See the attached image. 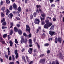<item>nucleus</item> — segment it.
<instances>
[{
    "mask_svg": "<svg viewBox=\"0 0 64 64\" xmlns=\"http://www.w3.org/2000/svg\"><path fill=\"white\" fill-rule=\"evenodd\" d=\"M7 34H4L3 35V37L4 38H5L7 37Z\"/></svg>",
    "mask_w": 64,
    "mask_h": 64,
    "instance_id": "aec40b11",
    "label": "nucleus"
},
{
    "mask_svg": "<svg viewBox=\"0 0 64 64\" xmlns=\"http://www.w3.org/2000/svg\"><path fill=\"white\" fill-rule=\"evenodd\" d=\"M58 41V38H57V37L56 38L55 40V42L56 43H57Z\"/></svg>",
    "mask_w": 64,
    "mask_h": 64,
    "instance_id": "6ab92c4d",
    "label": "nucleus"
},
{
    "mask_svg": "<svg viewBox=\"0 0 64 64\" xmlns=\"http://www.w3.org/2000/svg\"><path fill=\"white\" fill-rule=\"evenodd\" d=\"M49 34H50L51 36H53L55 34V32H54L50 31Z\"/></svg>",
    "mask_w": 64,
    "mask_h": 64,
    "instance_id": "1a4fd4ad",
    "label": "nucleus"
},
{
    "mask_svg": "<svg viewBox=\"0 0 64 64\" xmlns=\"http://www.w3.org/2000/svg\"><path fill=\"white\" fill-rule=\"evenodd\" d=\"M50 3H52L53 2V1L54 0H50Z\"/></svg>",
    "mask_w": 64,
    "mask_h": 64,
    "instance_id": "09e8293b",
    "label": "nucleus"
},
{
    "mask_svg": "<svg viewBox=\"0 0 64 64\" xmlns=\"http://www.w3.org/2000/svg\"><path fill=\"white\" fill-rule=\"evenodd\" d=\"M14 30L15 32H17L18 31V29L16 27H15L14 28Z\"/></svg>",
    "mask_w": 64,
    "mask_h": 64,
    "instance_id": "b1692460",
    "label": "nucleus"
},
{
    "mask_svg": "<svg viewBox=\"0 0 64 64\" xmlns=\"http://www.w3.org/2000/svg\"><path fill=\"white\" fill-rule=\"evenodd\" d=\"M6 3L8 4H10V2L9 0H6Z\"/></svg>",
    "mask_w": 64,
    "mask_h": 64,
    "instance_id": "412c9836",
    "label": "nucleus"
},
{
    "mask_svg": "<svg viewBox=\"0 0 64 64\" xmlns=\"http://www.w3.org/2000/svg\"><path fill=\"white\" fill-rule=\"evenodd\" d=\"M28 52L30 54H31L32 52V48H30L29 50H28Z\"/></svg>",
    "mask_w": 64,
    "mask_h": 64,
    "instance_id": "ddd939ff",
    "label": "nucleus"
},
{
    "mask_svg": "<svg viewBox=\"0 0 64 64\" xmlns=\"http://www.w3.org/2000/svg\"><path fill=\"white\" fill-rule=\"evenodd\" d=\"M59 55L60 58H62V54H61V53H59Z\"/></svg>",
    "mask_w": 64,
    "mask_h": 64,
    "instance_id": "a211bd4d",
    "label": "nucleus"
},
{
    "mask_svg": "<svg viewBox=\"0 0 64 64\" xmlns=\"http://www.w3.org/2000/svg\"><path fill=\"white\" fill-rule=\"evenodd\" d=\"M47 53H48V54L49 53H50V50H48L47 51Z\"/></svg>",
    "mask_w": 64,
    "mask_h": 64,
    "instance_id": "052dcab7",
    "label": "nucleus"
},
{
    "mask_svg": "<svg viewBox=\"0 0 64 64\" xmlns=\"http://www.w3.org/2000/svg\"><path fill=\"white\" fill-rule=\"evenodd\" d=\"M52 25V24L50 22L48 24L44 25V28L47 29L48 28V27H50Z\"/></svg>",
    "mask_w": 64,
    "mask_h": 64,
    "instance_id": "f257e3e1",
    "label": "nucleus"
},
{
    "mask_svg": "<svg viewBox=\"0 0 64 64\" xmlns=\"http://www.w3.org/2000/svg\"><path fill=\"white\" fill-rule=\"evenodd\" d=\"M34 53H36L37 52V50L36 49H34Z\"/></svg>",
    "mask_w": 64,
    "mask_h": 64,
    "instance_id": "e2e57ef3",
    "label": "nucleus"
},
{
    "mask_svg": "<svg viewBox=\"0 0 64 64\" xmlns=\"http://www.w3.org/2000/svg\"><path fill=\"white\" fill-rule=\"evenodd\" d=\"M18 33L20 35H21L22 34V31H21V30H19V31L18 32Z\"/></svg>",
    "mask_w": 64,
    "mask_h": 64,
    "instance_id": "a878e982",
    "label": "nucleus"
},
{
    "mask_svg": "<svg viewBox=\"0 0 64 64\" xmlns=\"http://www.w3.org/2000/svg\"><path fill=\"white\" fill-rule=\"evenodd\" d=\"M9 43L10 44V46H12V44H13V42H12L11 40H10Z\"/></svg>",
    "mask_w": 64,
    "mask_h": 64,
    "instance_id": "393cba45",
    "label": "nucleus"
},
{
    "mask_svg": "<svg viewBox=\"0 0 64 64\" xmlns=\"http://www.w3.org/2000/svg\"><path fill=\"white\" fill-rule=\"evenodd\" d=\"M6 15H8V14L10 13V11L8 10L7 9H6Z\"/></svg>",
    "mask_w": 64,
    "mask_h": 64,
    "instance_id": "2eb2a0df",
    "label": "nucleus"
},
{
    "mask_svg": "<svg viewBox=\"0 0 64 64\" xmlns=\"http://www.w3.org/2000/svg\"><path fill=\"white\" fill-rule=\"evenodd\" d=\"M5 57L7 58V59H8V55L6 54H5Z\"/></svg>",
    "mask_w": 64,
    "mask_h": 64,
    "instance_id": "603ef678",
    "label": "nucleus"
},
{
    "mask_svg": "<svg viewBox=\"0 0 64 64\" xmlns=\"http://www.w3.org/2000/svg\"><path fill=\"white\" fill-rule=\"evenodd\" d=\"M38 29H37L36 30V33H38L39 32V30Z\"/></svg>",
    "mask_w": 64,
    "mask_h": 64,
    "instance_id": "6e6d98bb",
    "label": "nucleus"
},
{
    "mask_svg": "<svg viewBox=\"0 0 64 64\" xmlns=\"http://www.w3.org/2000/svg\"><path fill=\"white\" fill-rule=\"evenodd\" d=\"M28 41L29 42L30 44H31L29 45L30 47H32V45L31 44L32 43V40L31 39H30Z\"/></svg>",
    "mask_w": 64,
    "mask_h": 64,
    "instance_id": "0eeeda50",
    "label": "nucleus"
},
{
    "mask_svg": "<svg viewBox=\"0 0 64 64\" xmlns=\"http://www.w3.org/2000/svg\"><path fill=\"white\" fill-rule=\"evenodd\" d=\"M16 25L18 27H19L20 26V25L19 24H17Z\"/></svg>",
    "mask_w": 64,
    "mask_h": 64,
    "instance_id": "680f3d73",
    "label": "nucleus"
},
{
    "mask_svg": "<svg viewBox=\"0 0 64 64\" xmlns=\"http://www.w3.org/2000/svg\"><path fill=\"white\" fill-rule=\"evenodd\" d=\"M44 45L45 46H48L49 45V44L48 43L46 44H45Z\"/></svg>",
    "mask_w": 64,
    "mask_h": 64,
    "instance_id": "4d7b16f0",
    "label": "nucleus"
},
{
    "mask_svg": "<svg viewBox=\"0 0 64 64\" xmlns=\"http://www.w3.org/2000/svg\"><path fill=\"white\" fill-rule=\"evenodd\" d=\"M10 24L11 26H10V28H11L12 27V26H13V24L12 23H10Z\"/></svg>",
    "mask_w": 64,
    "mask_h": 64,
    "instance_id": "58836bf2",
    "label": "nucleus"
},
{
    "mask_svg": "<svg viewBox=\"0 0 64 64\" xmlns=\"http://www.w3.org/2000/svg\"><path fill=\"white\" fill-rule=\"evenodd\" d=\"M0 5H2L3 4V2L2 1L0 2Z\"/></svg>",
    "mask_w": 64,
    "mask_h": 64,
    "instance_id": "49530a36",
    "label": "nucleus"
},
{
    "mask_svg": "<svg viewBox=\"0 0 64 64\" xmlns=\"http://www.w3.org/2000/svg\"><path fill=\"white\" fill-rule=\"evenodd\" d=\"M44 56V54H42L41 55H40V57H43Z\"/></svg>",
    "mask_w": 64,
    "mask_h": 64,
    "instance_id": "69168bd1",
    "label": "nucleus"
},
{
    "mask_svg": "<svg viewBox=\"0 0 64 64\" xmlns=\"http://www.w3.org/2000/svg\"><path fill=\"white\" fill-rule=\"evenodd\" d=\"M15 42L16 43V44H18V42L17 39H15Z\"/></svg>",
    "mask_w": 64,
    "mask_h": 64,
    "instance_id": "79ce46f5",
    "label": "nucleus"
},
{
    "mask_svg": "<svg viewBox=\"0 0 64 64\" xmlns=\"http://www.w3.org/2000/svg\"><path fill=\"white\" fill-rule=\"evenodd\" d=\"M5 28H7V27L5 26H2V29H5Z\"/></svg>",
    "mask_w": 64,
    "mask_h": 64,
    "instance_id": "37998d69",
    "label": "nucleus"
},
{
    "mask_svg": "<svg viewBox=\"0 0 64 64\" xmlns=\"http://www.w3.org/2000/svg\"><path fill=\"white\" fill-rule=\"evenodd\" d=\"M18 11H19L20 12H21V8L20 7H19L18 8Z\"/></svg>",
    "mask_w": 64,
    "mask_h": 64,
    "instance_id": "2f4dec72",
    "label": "nucleus"
},
{
    "mask_svg": "<svg viewBox=\"0 0 64 64\" xmlns=\"http://www.w3.org/2000/svg\"><path fill=\"white\" fill-rule=\"evenodd\" d=\"M22 58L23 60H24V61L26 63V60H25V57L24 56H22Z\"/></svg>",
    "mask_w": 64,
    "mask_h": 64,
    "instance_id": "cd10ccee",
    "label": "nucleus"
},
{
    "mask_svg": "<svg viewBox=\"0 0 64 64\" xmlns=\"http://www.w3.org/2000/svg\"><path fill=\"white\" fill-rule=\"evenodd\" d=\"M13 34V30L12 29H11L10 30V35H12Z\"/></svg>",
    "mask_w": 64,
    "mask_h": 64,
    "instance_id": "5701e85b",
    "label": "nucleus"
},
{
    "mask_svg": "<svg viewBox=\"0 0 64 64\" xmlns=\"http://www.w3.org/2000/svg\"><path fill=\"white\" fill-rule=\"evenodd\" d=\"M39 11H40V13L41 14H42V13H43V12H42V10L41 9H40V8L39 9V10L38 9H37L36 10V12L37 13Z\"/></svg>",
    "mask_w": 64,
    "mask_h": 64,
    "instance_id": "6e6552de",
    "label": "nucleus"
},
{
    "mask_svg": "<svg viewBox=\"0 0 64 64\" xmlns=\"http://www.w3.org/2000/svg\"><path fill=\"white\" fill-rule=\"evenodd\" d=\"M2 43L4 44H5V42L4 41H2Z\"/></svg>",
    "mask_w": 64,
    "mask_h": 64,
    "instance_id": "0e129e2a",
    "label": "nucleus"
},
{
    "mask_svg": "<svg viewBox=\"0 0 64 64\" xmlns=\"http://www.w3.org/2000/svg\"><path fill=\"white\" fill-rule=\"evenodd\" d=\"M4 21H5V18H3V19L2 20H1V23H2V22H4Z\"/></svg>",
    "mask_w": 64,
    "mask_h": 64,
    "instance_id": "c9c22d12",
    "label": "nucleus"
},
{
    "mask_svg": "<svg viewBox=\"0 0 64 64\" xmlns=\"http://www.w3.org/2000/svg\"><path fill=\"white\" fill-rule=\"evenodd\" d=\"M26 31H28L29 33L30 32V28H29V26L28 25H27L26 26Z\"/></svg>",
    "mask_w": 64,
    "mask_h": 64,
    "instance_id": "7ed1b4c3",
    "label": "nucleus"
},
{
    "mask_svg": "<svg viewBox=\"0 0 64 64\" xmlns=\"http://www.w3.org/2000/svg\"><path fill=\"white\" fill-rule=\"evenodd\" d=\"M27 41H28V40L27 39H25L24 41V42L25 43H26L27 42Z\"/></svg>",
    "mask_w": 64,
    "mask_h": 64,
    "instance_id": "ea45409f",
    "label": "nucleus"
},
{
    "mask_svg": "<svg viewBox=\"0 0 64 64\" xmlns=\"http://www.w3.org/2000/svg\"><path fill=\"white\" fill-rule=\"evenodd\" d=\"M33 15L35 17L36 16V15H37V14L36 12H34V13L33 14Z\"/></svg>",
    "mask_w": 64,
    "mask_h": 64,
    "instance_id": "473e14b6",
    "label": "nucleus"
},
{
    "mask_svg": "<svg viewBox=\"0 0 64 64\" xmlns=\"http://www.w3.org/2000/svg\"><path fill=\"white\" fill-rule=\"evenodd\" d=\"M24 36H25L26 37V36H27V35H26V33H24L23 34Z\"/></svg>",
    "mask_w": 64,
    "mask_h": 64,
    "instance_id": "864d4df0",
    "label": "nucleus"
},
{
    "mask_svg": "<svg viewBox=\"0 0 64 64\" xmlns=\"http://www.w3.org/2000/svg\"><path fill=\"white\" fill-rule=\"evenodd\" d=\"M2 24L3 26H5L6 25V23L5 22H4Z\"/></svg>",
    "mask_w": 64,
    "mask_h": 64,
    "instance_id": "72a5a7b5",
    "label": "nucleus"
},
{
    "mask_svg": "<svg viewBox=\"0 0 64 64\" xmlns=\"http://www.w3.org/2000/svg\"><path fill=\"white\" fill-rule=\"evenodd\" d=\"M40 19L41 20V21H43V20H44V19H45V18L44 17L43 18H42L41 17H40Z\"/></svg>",
    "mask_w": 64,
    "mask_h": 64,
    "instance_id": "f704fd0d",
    "label": "nucleus"
},
{
    "mask_svg": "<svg viewBox=\"0 0 64 64\" xmlns=\"http://www.w3.org/2000/svg\"><path fill=\"white\" fill-rule=\"evenodd\" d=\"M18 51L17 50H15L14 51V54L16 55V58L17 59L18 58Z\"/></svg>",
    "mask_w": 64,
    "mask_h": 64,
    "instance_id": "20e7f679",
    "label": "nucleus"
},
{
    "mask_svg": "<svg viewBox=\"0 0 64 64\" xmlns=\"http://www.w3.org/2000/svg\"><path fill=\"white\" fill-rule=\"evenodd\" d=\"M27 36L28 37V38L29 37V38H31L32 36V34L30 33L28 35H27Z\"/></svg>",
    "mask_w": 64,
    "mask_h": 64,
    "instance_id": "4be33fe9",
    "label": "nucleus"
},
{
    "mask_svg": "<svg viewBox=\"0 0 64 64\" xmlns=\"http://www.w3.org/2000/svg\"><path fill=\"white\" fill-rule=\"evenodd\" d=\"M12 57L13 58V61H14L15 60V58H14V56L13 55H12Z\"/></svg>",
    "mask_w": 64,
    "mask_h": 64,
    "instance_id": "de8ad7c7",
    "label": "nucleus"
},
{
    "mask_svg": "<svg viewBox=\"0 0 64 64\" xmlns=\"http://www.w3.org/2000/svg\"><path fill=\"white\" fill-rule=\"evenodd\" d=\"M26 58L27 59V60H28H28H29V58H28V56H26Z\"/></svg>",
    "mask_w": 64,
    "mask_h": 64,
    "instance_id": "5fc2aeb1",
    "label": "nucleus"
},
{
    "mask_svg": "<svg viewBox=\"0 0 64 64\" xmlns=\"http://www.w3.org/2000/svg\"><path fill=\"white\" fill-rule=\"evenodd\" d=\"M13 7H14V8H16V9H17V5H16V4H13Z\"/></svg>",
    "mask_w": 64,
    "mask_h": 64,
    "instance_id": "f3484780",
    "label": "nucleus"
},
{
    "mask_svg": "<svg viewBox=\"0 0 64 64\" xmlns=\"http://www.w3.org/2000/svg\"><path fill=\"white\" fill-rule=\"evenodd\" d=\"M54 26H51L50 28V30L51 31V30H54Z\"/></svg>",
    "mask_w": 64,
    "mask_h": 64,
    "instance_id": "f8f14e48",
    "label": "nucleus"
},
{
    "mask_svg": "<svg viewBox=\"0 0 64 64\" xmlns=\"http://www.w3.org/2000/svg\"><path fill=\"white\" fill-rule=\"evenodd\" d=\"M45 22L46 23V24H48L49 22V20H45ZM51 23V22H50Z\"/></svg>",
    "mask_w": 64,
    "mask_h": 64,
    "instance_id": "dca6fc26",
    "label": "nucleus"
},
{
    "mask_svg": "<svg viewBox=\"0 0 64 64\" xmlns=\"http://www.w3.org/2000/svg\"><path fill=\"white\" fill-rule=\"evenodd\" d=\"M41 16L42 17H45L46 14H44V13H43V14H41Z\"/></svg>",
    "mask_w": 64,
    "mask_h": 64,
    "instance_id": "4c0bfd02",
    "label": "nucleus"
},
{
    "mask_svg": "<svg viewBox=\"0 0 64 64\" xmlns=\"http://www.w3.org/2000/svg\"><path fill=\"white\" fill-rule=\"evenodd\" d=\"M14 62H10L9 64H14Z\"/></svg>",
    "mask_w": 64,
    "mask_h": 64,
    "instance_id": "13d9d810",
    "label": "nucleus"
},
{
    "mask_svg": "<svg viewBox=\"0 0 64 64\" xmlns=\"http://www.w3.org/2000/svg\"><path fill=\"white\" fill-rule=\"evenodd\" d=\"M13 14H12V13H10L8 15V17L10 19H11V18H12V17H13Z\"/></svg>",
    "mask_w": 64,
    "mask_h": 64,
    "instance_id": "423d86ee",
    "label": "nucleus"
},
{
    "mask_svg": "<svg viewBox=\"0 0 64 64\" xmlns=\"http://www.w3.org/2000/svg\"><path fill=\"white\" fill-rule=\"evenodd\" d=\"M41 24L42 25H44V24H45V22H44V21L42 22Z\"/></svg>",
    "mask_w": 64,
    "mask_h": 64,
    "instance_id": "3c124183",
    "label": "nucleus"
},
{
    "mask_svg": "<svg viewBox=\"0 0 64 64\" xmlns=\"http://www.w3.org/2000/svg\"><path fill=\"white\" fill-rule=\"evenodd\" d=\"M17 13H16V14L18 15L19 16H20V14H19V12H17Z\"/></svg>",
    "mask_w": 64,
    "mask_h": 64,
    "instance_id": "bf43d9fd",
    "label": "nucleus"
},
{
    "mask_svg": "<svg viewBox=\"0 0 64 64\" xmlns=\"http://www.w3.org/2000/svg\"><path fill=\"white\" fill-rule=\"evenodd\" d=\"M9 60H11V56L9 57Z\"/></svg>",
    "mask_w": 64,
    "mask_h": 64,
    "instance_id": "338daca9",
    "label": "nucleus"
},
{
    "mask_svg": "<svg viewBox=\"0 0 64 64\" xmlns=\"http://www.w3.org/2000/svg\"><path fill=\"white\" fill-rule=\"evenodd\" d=\"M45 61V59H43L41 60L40 61V63H44V62Z\"/></svg>",
    "mask_w": 64,
    "mask_h": 64,
    "instance_id": "4468645a",
    "label": "nucleus"
},
{
    "mask_svg": "<svg viewBox=\"0 0 64 64\" xmlns=\"http://www.w3.org/2000/svg\"><path fill=\"white\" fill-rule=\"evenodd\" d=\"M36 45H37L38 47V49H40V45H38V43H37V42H36Z\"/></svg>",
    "mask_w": 64,
    "mask_h": 64,
    "instance_id": "c756f323",
    "label": "nucleus"
},
{
    "mask_svg": "<svg viewBox=\"0 0 64 64\" xmlns=\"http://www.w3.org/2000/svg\"><path fill=\"white\" fill-rule=\"evenodd\" d=\"M53 21H54L55 22L56 21V18H53Z\"/></svg>",
    "mask_w": 64,
    "mask_h": 64,
    "instance_id": "a19ab883",
    "label": "nucleus"
},
{
    "mask_svg": "<svg viewBox=\"0 0 64 64\" xmlns=\"http://www.w3.org/2000/svg\"><path fill=\"white\" fill-rule=\"evenodd\" d=\"M12 6H10V7L9 8V10H11L12 9Z\"/></svg>",
    "mask_w": 64,
    "mask_h": 64,
    "instance_id": "c03bdc74",
    "label": "nucleus"
},
{
    "mask_svg": "<svg viewBox=\"0 0 64 64\" xmlns=\"http://www.w3.org/2000/svg\"><path fill=\"white\" fill-rule=\"evenodd\" d=\"M16 63L17 64H19V62L18 61H17L16 62Z\"/></svg>",
    "mask_w": 64,
    "mask_h": 64,
    "instance_id": "774afa93",
    "label": "nucleus"
},
{
    "mask_svg": "<svg viewBox=\"0 0 64 64\" xmlns=\"http://www.w3.org/2000/svg\"><path fill=\"white\" fill-rule=\"evenodd\" d=\"M0 14L1 15V16H2V17H4V16H5V15H4V14L2 12H1L0 13Z\"/></svg>",
    "mask_w": 64,
    "mask_h": 64,
    "instance_id": "c85d7f7f",
    "label": "nucleus"
},
{
    "mask_svg": "<svg viewBox=\"0 0 64 64\" xmlns=\"http://www.w3.org/2000/svg\"><path fill=\"white\" fill-rule=\"evenodd\" d=\"M22 37H23L22 36H21V38H22L20 40V43L21 44H23V43L24 42V39L22 38Z\"/></svg>",
    "mask_w": 64,
    "mask_h": 64,
    "instance_id": "9d476101",
    "label": "nucleus"
},
{
    "mask_svg": "<svg viewBox=\"0 0 64 64\" xmlns=\"http://www.w3.org/2000/svg\"><path fill=\"white\" fill-rule=\"evenodd\" d=\"M30 19H33V16L32 14H31L30 17Z\"/></svg>",
    "mask_w": 64,
    "mask_h": 64,
    "instance_id": "e433bc0d",
    "label": "nucleus"
},
{
    "mask_svg": "<svg viewBox=\"0 0 64 64\" xmlns=\"http://www.w3.org/2000/svg\"><path fill=\"white\" fill-rule=\"evenodd\" d=\"M36 7H37V8H40L41 7V6H40V5H36Z\"/></svg>",
    "mask_w": 64,
    "mask_h": 64,
    "instance_id": "a18cd8bd",
    "label": "nucleus"
},
{
    "mask_svg": "<svg viewBox=\"0 0 64 64\" xmlns=\"http://www.w3.org/2000/svg\"><path fill=\"white\" fill-rule=\"evenodd\" d=\"M38 29L40 30H41V26H38Z\"/></svg>",
    "mask_w": 64,
    "mask_h": 64,
    "instance_id": "7c9ffc66",
    "label": "nucleus"
},
{
    "mask_svg": "<svg viewBox=\"0 0 64 64\" xmlns=\"http://www.w3.org/2000/svg\"><path fill=\"white\" fill-rule=\"evenodd\" d=\"M34 22L35 24H39L40 22H39V20L37 18L36 19L34 20Z\"/></svg>",
    "mask_w": 64,
    "mask_h": 64,
    "instance_id": "f03ea898",
    "label": "nucleus"
},
{
    "mask_svg": "<svg viewBox=\"0 0 64 64\" xmlns=\"http://www.w3.org/2000/svg\"><path fill=\"white\" fill-rule=\"evenodd\" d=\"M7 49L8 50V55L9 56V55H10V51H9V48H7Z\"/></svg>",
    "mask_w": 64,
    "mask_h": 64,
    "instance_id": "bb28decb",
    "label": "nucleus"
},
{
    "mask_svg": "<svg viewBox=\"0 0 64 64\" xmlns=\"http://www.w3.org/2000/svg\"><path fill=\"white\" fill-rule=\"evenodd\" d=\"M58 41L60 43H61L62 41V38H58Z\"/></svg>",
    "mask_w": 64,
    "mask_h": 64,
    "instance_id": "39448f33",
    "label": "nucleus"
},
{
    "mask_svg": "<svg viewBox=\"0 0 64 64\" xmlns=\"http://www.w3.org/2000/svg\"><path fill=\"white\" fill-rule=\"evenodd\" d=\"M16 18L18 20H20V18L18 17H16Z\"/></svg>",
    "mask_w": 64,
    "mask_h": 64,
    "instance_id": "8fccbe9b",
    "label": "nucleus"
},
{
    "mask_svg": "<svg viewBox=\"0 0 64 64\" xmlns=\"http://www.w3.org/2000/svg\"><path fill=\"white\" fill-rule=\"evenodd\" d=\"M49 64H51V62H50ZM52 64H59V62H58V61L57 60L56 61V64H55V63L54 62H52Z\"/></svg>",
    "mask_w": 64,
    "mask_h": 64,
    "instance_id": "9b49d317",
    "label": "nucleus"
}]
</instances>
